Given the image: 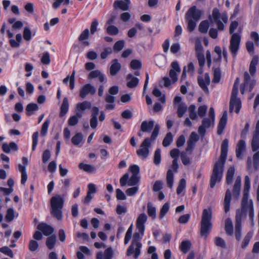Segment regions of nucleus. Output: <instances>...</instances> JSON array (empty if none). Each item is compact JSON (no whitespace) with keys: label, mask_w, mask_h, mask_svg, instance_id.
<instances>
[{"label":"nucleus","mask_w":259,"mask_h":259,"mask_svg":"<svg viewBox=\"0 0 259 259\" xmlns=\"http://www.w3.org/2000/svg\"><path fill=\"white\" fill-rule=\"evenodd\" d=\"M147 216L144 213H141L137 218L136 221V228L138 232H135L134 234L133 240L131 245L128 247L126 255L131 256L134 253V257L137 259L141 253V248L142 243L140 240L144 234L145 223L147 220Z\"/></svg>","instance_id":"nucleus-1"},{"label":"nucleus","mask_w":259,"mask_h":259,"mask_svg":"<svg viewBox=\"0 0 259 259\" xmlns=\"http://www.w3.org/2000/svg\"><path fill=\"white\" fill-rule=\"evenodd\" d=\"M228 144L229 142L227 139H225L223 141L221 145V155L219 159L214 163L210 180V187L211 188H213L217 183H220L222 179L227 155Z\"/></svg>","instance_id":"nucleus-2"},{"label":"nucleus","mask_w":259,"mask_h":259,"mask_svg":"<svg viewBox=\"0 0 259 259\" xmlns=\"http://www.w3.org/2000/svg\"><path fill=\"white\" fill-rule=\"evenodd\" d=\"M203 12L197 9L196 6L191 7L185 14V19L187 22V29L192 32L196 28L197 22L200 19Z\"/></svg>","instance_id":"nucleus-3"},{"label":"nucleus","mask_w":259,"mask_h":259,"mask_svg":"<svg viewBox=\"0 0 259 259\" xmlns=\"http://www.w3.org/2000/svg\"><path fill=\"white\" fill-rule=\"evenodd\" d=\"M212 210L210 208L204 209L203 210L201 221L200 235L206 238L210 232L212 224L211 219Z\"/></svg>","instance_id":"nucleus-4"},{"label":"nucleus","mask_w":259,"mask_h":259,"mask_svg":"<svg viewBox=\"0 0 259 259\" xmlns=\"http://www.w3.org/2000/svg\"><path fill=\"white\" fill-rule=\"evenodd\" d=\"M64 198L60 195H56L51 199V213L58 220L62 219V209L64 205Z\"/></svg>","instance_id":"nucleus-5"},{"label":"nucleus","mask_w":259,"mask_h":259,"mask_svg":"<svg viewBox=\"0 0 259 259\" xmlns=\"http://www.w3.org/2000/svg\"><path fill=\"white\" fill-rule=\"evenodd\" d=\"M210 21L214 22L219 31H223L225 28V24L228 22V16L226 13L221 14L217 8H214L212 12V15L209 16Z\"/></svg>","instance_id":"nucleus-6"},{"label":"nucleus","mask_w":259,"mask_h":259,"mask_svg":"<svg viewBox=\"0 0 259 259\" xmlns=\"http://www.w3.org/2000/svg\"><path fill=\"white\" fill-rule=\"evenodd\" d=\"M215 113L213 108L210 107L208 112V117H205L202 120V124L198 129L199 134L203 137L206 133V129L213 127L214 125Z\"/></svg>","instance_id":"nucleus-7"},{"label":"nucleus","mask_w":259,"mask_h":259,"mask_svg":"<svg viewBox=\"0 0 259 259\" xmlns=\"http://www.w3.org/2000/svg\"><path fill=\"white\" fill-rule=\"evenodd\" d=\"M256 81L247 71L243 74V82L240 85V93L242 96L247 92H250L255 85Z\"/></svg>","instance_id":"nucleus-8"},{"label":"nucleus","mask_w":259,"mask_h":259,"mask_svg":"<svg viewBox=\"0 0 259 259\" xmlns=\"http://www.w3.org/2000/svg\"><path fill=\"white\" fill-rule=\"evenodd\" d=\"M241 36L237 33H233L230 39L229 49L233 58H235L239 48Z\"/></svg>","instance_id":"nucleus-9"},{"label":"nucleus","mask_w":259,"mask_h":259,"mask_svg":"<svg viewBox=\"0 0 259 259\" xmlns=\"http://www.w3.org/2000/svg\"><path fill=\"white\" fill-rule=\"evenodd\" d=\"M243 215V211H236L235 216V235L236 239L238 241H240L241 238V220Z\"/></svg>","instance_id":"nucleus-10"},{"label":"nucleus","mask_w":259,"mask_h":259,"mask_svg":"<svg viewBox=\"0 0 259 259\" xmlns=\"http://www.w3.org/2000/svg\"><path fill=\"white\" fill-rule=\"evenodd\" d=\"M151 147L150 139L149 138H146L142 143L140 146V149L137 150V154L143 159L146 158L149 153V148Z\"/></svg>","instance_id":"nucleus-11"},{"label":"nucleus","mask_w":259,"mask_h":259,"mask_svg":"<svg viewBox=\"0 0 259 259\" xmlns=\"http://www.w3.org/2000/svg\"><path fill=\"white\" fill-rule=\"evenodd\" d=\"M140 178V176H132L129 178L128 174L126 173L120 179V186L123 187L127 184L128 186H134L138 183Z\"/></svg>","instance_id":"nucleus-12"},{"label":"nucleus","mask_w":259,"mask_h":259,"mask_svg":"<svg viewBox=\"0 0 259 259\" xmlns=\"http://www.w3.org/2000/svg\"><path fill=\"white\" fill-rule=\"evenodd\" d=\"M199 139L198 135L194 132H192L187 141V146L186 151L188 154H191L196 145V143Z\"/></svg>","instance_id":"nucleus-13"},{"label":"nucleus","mask_w":259,"mask_h":259,"mask_svg":"<svg viewBox=\"0 0 259 259\" xmlns=\"http://www.w3.org/2000/svg\"><path fill=\"white\" fill-rule=\"evenodd\" d=\"M171 69L169 71V75L173 83L178 80V74L180 73L181 69L177 61H174L171 64Z\"/></svg>","instance_id":"nucleus-14"},{"label":"nucleus","mask_w":259,"mask_h":259,"mask_svg":"<svg viewBox=\"0 0 259 259\" xmlns=\"http://www.w3.org/2000/svg\"><path fill=\"white\" fill-rule=\"evenodd\" d=\"M174 104L175 106H178L177 114L181 118L183 116L187 110V106L181 102V98H175Z\"/></svg>","instance_id":"nucleus-15"},{"label":"nucleus","mask_w":259,"mask_h":259,"mask_svg":"<svg viewBox=\"0 0 259 259\" xmlns=\"http://www.w3.org/2000/svg\"><path fill=\"white\" fill-rule=\"evenodd\" d=\"M96 92V88L90 83L83 86L80 91V97H85L88 95H94Z\"/></svg>","instance_id":"nucleus-16"},{"label":"nucleus","mask_w":259,"mask_h":259,"mask_svg":"<svg viewBox=\"0 0 259 259\" xmlns=\"http://www.w3.org/2000/svg\"><path fill=\"white\" fill-rule=\"evenodd\" d=\"M246 142L244 140H240L238 142L235 151L236 156L237 158H242L243 153L246 151Z\"/></svg>","instance_id":"nucleus-17"},{"label":"nucleus","mask_w":259,"mask_h":259,"mask_svg":"<svg viewBox=\"0 0 259 259\" xmlns=\"http://www.w3.org/2000/svg\"><path fill=\"white\" fill-rule=\"evenodd\" d=\"M228 119V113L226 110L224 111L223 114L220 119L217 130V134L218 135H221L224 128L226 127Z\"/></svg>","instance_id":"nucleus-18"},{"label":"nucleus","mask_w":259,"mask_h":259,"mask_svg":"<svg viewBox=\"0 0 259 259\" xmlns=\"http://www.w3.org/2000/svg\"><path fill=\"white\" fill-rule=\"evenodd\" d=\"M241 107V102L240 98H231L230 102L229 111L233 112L234 110L238 113H239Z\"/></svg>","instance_id":"nucleus-19"},{"label":"nucleus","mask_w":259,"mask_h":259,"mask_svg":"<svg viewBox=\"0 0 259 259\" xmlns=\"http://www.w3.org/2000/svg\"><path fill=\"white\" fill-rule=\"evenodd\" d=\"M37 229L41 231L45 236H49L52 234L54 232V229L53 227L43 223L39 224L37 226Z\"/></svg>","instance_id":"nucleus-20"},{"label":"nucleus","mask_w":259,"mask_h":259,"mask_svg":"<svg viewBox=\"0 0 259 259\" xmlns=\"http://www.w3.org/2000/svg\"><path fill=\"white\" fill-rule=\"evenodd\" d=\"M90 35V31L88 29H85L78 37V41L84 46H89L90 42L88 38Z\"/></svg>","instance_id":"nucleus-21"},{"label":"nucleus","mask_w":259,"mask_h":259,"mask_svg":"<svg viewBox=\"0 0 259 259\" xmlns=\"http://www.w3.org/2000/svg\"><path fill=\"white\" fill-rule=\"evenodd\" d=\"M99 111L98 108L96 107H94L92 109L91 118L90 119V125L93 129L96 128L97 126V117L99 114Z\"/></svg>","instance_id":"nucleus-22"},{"label":"nucleus","mask_w":259,"mask_h":259,"mask_svg":"<svg viewBox=\"0 0 259 259\" xmlns=\"http://www.w3.org/2000/svg\"><path fill=\"white\" fill-rule=\"evenodd\" d=\"M130 4V0L116 1L113 4L115 9L119 8L123 11L128 10Z\"/></svg>","instance_id":"nucleus-23"},{"label":"nucleus","mask_w":259,"mask_h":259,"mask_svg":"<svg viewBox=\"0 0 259 259\" xmlns=\"http://www.w3.org/2000/svg\"><path fill=\"white\" fill-rule=\"evenodd\" d=\"M241 185V178L240 176H238L236 179L233 187V196L236 199H238L240 195Z\"/></svg>","instance_id":"nucleus-24"},{"label":"nucleus","mask_w":259,"mask_h":259,"mask_svg":"<svg viewBox=\"0 0 259 259\" xmlns=\"http://www.w3.org/2000/svg\"><path fill=\"white\" fill-rule=\"evenodd\" d=\"M139 79L133 76L132 74H128L126 76V85L129 88H134L138 85Z\"/></svg>","instance_id":"nucleus-25"},{"label":"nucleus","mask_w":259,"mask_h":259,"mask_svg":"<svg viewBox=\"0 0 259 259\" xmlns=\"http://www.w3.org/2000/svg\"><path fill=\"white\" fill-rule=\"evenodd\" d=\"M112 63L110 68V73L112 76H115L120 70L121 65L116 59L113 60Z\"/></svg>","instance_id":"nucleus-26"},{"label":"nucleus","mask_w":259,"mask_h":259,"mask_svg":"<svg viewBox=\"0 0 259 259\" xmlns=\"http://www.w3.org/2000/svg\"><path fill=\"white\" fill-rule=\"evenodd\" d=\"M154 125V121L150 120L149 121H144L141 125V131L143 132L149 133L151 131Z\"/></svg>","instance_id":"nucleus-27"},{"label":"nucleus","mask_w":259,"mask_h":259,"mask_svg":"<svg viewBox=\"0 0 259 259\" xmlns=\"http://www.w3.org/2000/svg\"><path fill=\"white\" fill-rule=\"evenodd\" d=\"M249 190H247L246 189H243V196L242 199L241 203V207L242 208L241 210H237V211H243L244 209L246 208V206H248V203L252 201L251 200H248V196H249Z\"/></svg>","instance_id":"nucleus-28"},{"label":"nucleus","mask_w":259,"mask_h":259,"mask_svg":"<svg viewBox=\"0 0 259 259\" xmlns=\"http://www.w3.org/2000/svg\"><path fill=\"white\" fill-rule=\"evenodd\" d=\"M231 199V193L229 189L227 190L224 201V209L226 213L230 210V201Z\"/></svg>","instance_id":"nucleus-29"},{"label":"nucleus","mask_w":259,"mask_h":259,"mask_svg":"<svg viewBox=\"0 0 259 259\" xmlns=\"http://www.w3.org/2000/svg\"><path fill=\"white\" fill-rule=\"evenodd\" d=\"M192 243L189 240H183L180 245V249L184 253H187L190 249Z\"/></svg>","instance_id":"nucleus-30"},{"label":"nucleus","mask_w":259,"mask_h":259,"mask_svg":"<svg viewBox=\"0 0 259 259\" xmlns=\"http://www.w3.org/2000/svg\"><path fill=\"white\" fill-rule=\"evenodd\" d=\"M225 230L226 233L230 236L233 234V223L231 219L227 218L225 221Z\"/></svg>","instance_id":"nucleus-31"},{"label":"nucleus","mask_w":259,"mask_h":259,"mask_svg":"<svg viewBox=\"0 0 259 259\" xmlns=\"http://www.w3.org/2000/svg\"><path fill=\"white\" fill-rule=\"evenodd\" d=\"M75 75V71L73 70L70 76H67L63 80L64 83H67L69 81V87L71 90H73L74 88Z\"/></svg>","instance_id":"nucleus-32"},{"label":"nucleus","mask_w":259,"mask_h":259,"mask_svg":"<svg viewBox=\"0 0 259 259\" xmlns=\"http://www.w3.org/2000/svg\"><path fill=\"white\" fill-rule=\"evenodd\" d=\"M147 212L148 215L152 219H155L156 217V208L153 206L151 202L147 203Z\"/></svg>","instance_id":"nucleus-33"},{"label":"nucleus","mask_w":259,"mask_h":259,"mask_svg":"<svg viewBox=\"0 0 259 259\" xmlns=\"http://www.w3.org/2000/svg\"><path fill=\"white\" fill-rule=\"evenodd\" d=\"M69 107L68 101L66 98H65L63 101L60 108V116H64L68 112Z\"/></svg>","instance_id":"nucleus-34"},{"label":"nucleus","mask_w":259,"mask_h":259,"mask_svg":"<svg viewBox=\"0 0 259 259\" xmlns=\"http://www.w3.org/2000/svg\"><path fill=\"white\" fill-rule=\"evenodd\" d=\"M56 237L55 235H52L47 238L46 241V245L49 249L54 248L56 243Z\"/></svg>","instance_id":"nucleus-35"},{"label":"nucleus","mask_w":259,"mask_h":259,"mask_svg":"<svg viewBox=\"0 0 259 259\" xmlns=\"http://www.w3.org/2000/svg\"><path fill=\"white\" fill-rule=\"evenodd\" d=\"M91 107V104L88 101H84L82 103H79L76 105V110L78 111H83Z\"/></svg>","instance_id":"nucleus-36"},{"label":"nucleus","mask_w":259,"mask_h":259,"mask_svg":"<svg viewBox=\"0 0 259 259\" xmlns=\"http://www.w3.org/2000/svg\"><path fill=\"white\" fill-rule=\"evenodd\" d=\"M235 174V168L233 166L229 167L226 175V182L230 185L232 183L233 178Z\"/></svg>","instance_id":"nucleus-37"},{"label":"nucleus","mask_w":259,"mask_h":259,"mask_svg":"<svg viewBox=\"0 0 259 259\" xmlns=\"http://www.w3.org/2000/svg\"><path fill=\"white\" fill-rule=\"evenodd\" d=\"M258 60L257 58H253L251 60L250 65H249V73L250 75L253 77L256 72V66L257 64Z\"/></svg>","instance_id":"nucleus-38"},{"label":"nucleus","mask_w":259,"mask_h":259,"mask_svg":"<svg viewBox=\"0 0 259 259\" xmlns=\"http://www.w3.org/2000/svg\"><path fill=\"white\" fill-rule=\"evenodd\" d=\"M79 167L80 169H83L84 171L89 172L93 173L96 170L95 167L91 164H84L80 163L79 164Z\"/></svg>","instance_id":"nucleus-39"},{"label":"nucleus","mask_w":259,"mask_h":259,"mask_svg":"<svg viewBox=\"0 0 259 259\" xmlns=\"http://www.w3.org/2000/svg\"><path fill=\"white\" fill-rule=\"evenodd\" d=\"M259 149V136L256 134H254L252 142L251 149L252 151L255 152Z\"/></svg>","instance_id":"nucleus-40"},{"label":"nucleus","mask_w":259,"mask_h":259,"mask_svg":"<svg viewBox=\"0 0 259 259\" xmlns=\"http://www.w3.org/2000/svg\"><path fill=\"white\" fill-rule=\"evenodd\" d=\"M209 28L208 20H204L200 22L198 27L199 31L202 33H207Z\"/></svg>","instance_id":"nucleus-41"},{"label":"nucleus","mask_w":259,"mask_h":259,"mask_svg":"<svg viewBox=\"0 0 259 259\" xmlns=\"http://www.w3.org/2000/svg\"><path fill=\"white\" fill-rule=\"evenodd\" d=\"M221 77V72L220 68H215L213 69V77L212 82L218 83L220 82Z\"/></svg>","instance_id":"nucleus-42"},{"label":"nucleus","mask_w":259,"mask_h":259,"mask_svg":"<svg viewBox=\"0 0 259 259\" xmlns=\"http://www.w3.org/2000/svg\"><path fill=\"white\" fill-rule=\"evenodd\" d=\"M253 235V232L251 231H250L247 233V234L246 235L245 237L244 238L243 241L242 242L241 244V247L243 249L246 248V247L248 246L249 241L252 238Z\"/></svg>","instance_id":"nucleus-43"},{"label":"nucleus","mask_w":259,"mask_h":259,"mask_svg":"<svg viewBox=\"0 0 259 259\" xmlns=\"http://www.w3.org/2000/svg\"><path fill=\"white\" fill-rule=\"evenodd\" d=\"M82 139V134L78 133L72 138L71 142L74 145L78 146L81 143Z\"/></svg>","instance_id":"nucleus-44"},{"label":"nucleus","mask_w":259,"mask_h":259,"mask_svg":"<svg viewBox=\"0 0 259 259\" xmlns=\"http://www.w3.org/2000/svg\"><path fill=\"white\" fill-rule=\"evenodd\" d=\"M172 140L173 136L172 134L170 132L167 133L162 142L163 146L165 147L168 146Z\"/></svg>","instance_id":"nucleus-45"},{"label":"nucleus","mask_w":259,"mask_h":259,"mask_svg":"<svg viewBox=\"0 0 259 259\" xmlns=\"http://www.w3.org/2000/svg\"><path fill=\"white\" fill-rule=\"evenodd\" d=\"M174 181V174L171 169L168 170L166 174V182L168 186L170 188H172Z\"/></svg>","instance_id":"nucleus-46"},{"label":"nucleus","mask_w":259,"mask_h":259,"mask_svg":"<svg viewBox=\"0 0 259 259\" xmlns=\"http://www.w3.org/2000/svg\"><path fill=\"white\" fill-rule=\"evenodd\" d=\"M247 210H248L249 211V217L251 221L253 220L254 218V209L253 206L252 201H250L248 203V206L246 207V208L244 209V215H245V211Z\"/></svg>","instance_id":"nucleus-47"},{"label":"nucleus","mask_w":259,"mask_h":259,"mask_svg":"<svg viewBox=\"0 0 259 259\" xmlns=\"http://www.w3.org/2000/svg\"><path fill=\"white\" fill-rule=\"evenodd\" d=\"M50 123V119L48 118L42 124L40 131V134L42 136H45L46 135Z\"/></svg>","instance_id":"nucleus-48"},{"label":"nucleus","mask_w":259,"mask_h":259,"mask_svg":"<svg viewBox=\"0 0 259 259\" xmlns=\"http://www.w3.org/2000/svg\"><path fill=\"white\" fill-rule=\"evenodd\" d=\"M240 82V79L238 77H237L235 80L234 83L233 84V87L232 89V94L231 97H237V95L238 94V85Z\"/></svg>","instance_id":"nucleus-49"},{"label":"nucleus","mask_w":259,"mask_h":259,"mask_svg":"<svg viewBox=\"0 0 259 259\" xmlns=\"http://www.w3.org/2000/svg\"><path fill=\"white\" fill-rule=\"evenodd\" d=\"M124 44L125 42L123 40H118L115 42L113 49L115 52H119L124 48Z\"/></svg>","instance_id":"nucleus-50"},{"label":"nucleus","mask_w":259,"mask_h":259,"mask_svg":"<svg viewBox=\"0 0 259 259\" xmlns=\"http://www.w3.org/2000/svg\"><path fill=\"white\" fill-rule=\"evenodd\" d=\"M38 107L36 104L30 103L28 104L26 108V111L28 112L27 114L30 115L32 114V112L37 110Z\"/></svg>","instance_id":"nucleus-51"},{"label":"nucleus","mask_w":259,"mask_h":259,"mask_svg":"<svg viewBox=\"0 0 259 259\" xmlns=\"http://www.w3.org/2000/svg\"><path fill=\"white\" fill-rule=\"evenodd\" d=\"M106 31L110 35H115L118 33L119 30L114 25H110L107 27Z\"/></svg>","instance_id":"nucleus-52"},{"label":"nucleus","mask_w":259,"mask_h":259,"mask_svg":"<svg viewBox=\"0 0 259 259\" xmlns=\"http://www.w3.org/2000/svg\"><path fill=\"white\" fill-rule=\"evenodd\" d=\"M159 131V126L158 124H156L155 125L154 128L152 132L151 136L150 138H149L150 139V144H151L152 142H154L155 139H156Z\"/></svg>","instance_id":"nucleus-53"},{"label":"nucleus","mask_w":259,"mask_h":259,"mask_svg":"<svg viewBox=\"0 0 259 259\" xmlns=\"http://www.w3.org/2000/svg\"><path fill=\"white\" fill-rule=\"evenodd\" d=\"M186 186V182L185 179H182L179 182V186L177 189V193L179 195L185 189Z\"/></svg>","instance_id":"nucleus-54"},{"label":"nucleus","mask_w":259,"mask_h":259,"mask_svg":"<svg viewBox=\"0 0 259 259\" xmlns=\"http://www.w3.org/2000/svg\"><path fill=\"white\" fill-rule=\"evenodd\" d=\"M133 225L132 224L128 228L124 238V244H127L128 243L131 239L133 233Z\"/></svg>","instance_id":"nucleus-55"},{"label":"nucleus","mask_w":259,"mask_h":259,"mask_svg":"<svg viewBox=\"0 0 259 259\" xmlns=\"http://www.w3.org/2000/svg\"><path fill=\"white\" fill-rule=\"evenodd\" d=\"M253 165L255 169L259 167V151H256L252 156Z\"/></svg>","instance_id":"nucleus-56"},{"label":"nucleus","mask_w":259,"mask_h":259,"mask_svg":"<svg viewBox=\"0 0 259 259\" xmlns=\"http://www.w3.org/2000/svg\"><path fill=\"white\" fill-rule=\"evenodd\" d=\"M128 170L132 172V176H139L140 167L138 165L136 164L131 165Z\"/></svg>","instance_id":"nucleus-57"},{"label":"nucleus","mask_w":259,"mask_h":259,"mask_svg":"<svg viewBox=\"0 0 259 259\" xmlns=\"http://www.w3.org/2000/svg\"><path fill=\"white\" fill-rule=\"evenodd\" d=\"M161 162V151L160 149H157L154 153V163L158 165Z\"/></svg>","instance_id":"nucleus-58"},{"label":"nucleus","mask_w":259,"mask_h":259,"mask_svg":"<svg viewBox=\"0 0 259 259\" xmlns=\"http://www.w3.org/2000/svg\"><path fill=\"white\" fill-rule=\"evenodd\" d=\"M214 244L217 246L225 248L226 244L224 240L220 237H216L214 239Z\"/></svg>","instance_id":"nucleus-59"},{"label":"nucleus","mask_w":259,"mask_h":259,"mask_svg":"<svg viewBox=\"0 0 259 259\" xmlns=\"http://www.w3.org/2000/svg\"><path fill=\"white\" fill-rule=\"evenodd\" d=\"M14 218V210L12 208H9L7 211L5 219L8 222H11Z\"/></svg>","instance_id":"nucleus-60"},{"label":"nucleus","mask_w":259,"mask_h":259,"mask_svg":"<svg viewBox=\"0 0 259 259\" xmlns=\"http://www.w3.org/2000/svg\"><path fill=\"white\" fill-rule=\"evenodd\" d=\"M195 50L196 51V55L198 54L203 53V47L200 40L197 39L195 41Z\"/></svg>","instance_id":"nucleus-61"},{"label":"nucleus","mask_w":259,"mask_h":259,"mask_svg":"<svg viewBox=\"0 0 259 259\" xmlns=\"http://www.w3.org/2000/svg\"><path fill=\"white\" fill-rule=\"evenodd\" d=\"M198 82L199 86L204 92H208V90L207 88V85L208 84H207V83L205 82L204 80L202 77L199 76L198 77Z\"/></svg>","instance_id":"nucleus-62"},{"label":"nucleus","mask_w":259,"mask_h":259,"mask_svg":"<svg viewBox=\"0 0 259 259\" xmlns=\"http://www.w3.org/2000/svg\"><path fill=\"white\" fill-rule=\"evenodd\" d=\"M187 152H182L180 154L181 158L183 163L185 165H189L190 164V160L189 157L187 155Z\"/></svg>","instance_id":"nucleus-63"},{"label":"nucleus","mask_w":259,"mask_h":259,"mask_svg":"<svg viewBox=\"0 0 259 259\" xmlns=\"http://www.w3.org/2000/svg\"><path fill=\"white\" fill-rule=\"evenodd\" d=\"M113 256V252L111 247L107 248L104 253V259H111Z\"/></svg>","instance_id":"nucleus-64"}]
</instances>
